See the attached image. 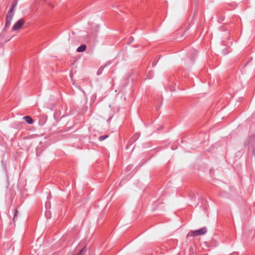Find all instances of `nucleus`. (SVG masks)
I'll use <instances>...</instances> for the list:
<instances>
[{"instance_id":"nucleus-1","label":"nucleus","mask_w":255,"mask_h":255,"mask_svg":"<svg viewBox=\"0 0 255 255\" xmlns=\"http://www.w3.org/2000/svg\"><path fill=\"white\" fill-rule=\"evenodd\" d=\"M207 232V229L203 227L197 230L191 231L187 235V237L197 236L204 235Z\"/></svg>"},{"instance_id":"nucleus-2","label":"nucleus","mask_w":255,"mask_h":255,"mask_svg":"<svg viewBox=\"0 0 255 255\" xmlns=\"http://www.w3.org/2000/svg\"><path fill=\"white\" fill-rule=\"evenodd\" d=\"M25 23V21L23 19H19L12 26V29L13 31H19Z\"/></svg>"},{"instance_id":"nucleus-3","label":"nucleus","mask_w":255,"mask_h":255,"mask_svg":"<svg viewBox=\"0 0 255 255\" xmlns=\"http://www.w3.org/2000/svg\"><path fill=\"white\" fill-rule=\"evenodd\" d=\"M16 4H13L12 8L8 11L7 16L5 22V25H9L12 19L13 13H12L13 8L15 6Z\"/></svg>"},{"instance_id":"nucleus-4","label":"nucleus","mask_w":255,"mask_h":255,"mask_svg":"<svg viewBox=\"0 0 255 255\" xmlns=\"http://www.w3.org/2000/svg\"><path fill=\"white\" fill-rule=\"evenodd\" d=\"M23 119L24 120L26 123L28 124L31 125L34 123V121L32 119V118L30 116H26L23 118Z\"/></svg>"},{"instance_id":"nucleus-5","label":"nucleus","mask_w":255,"mask_h":255,"mask_svg":"<svg viewBox=\"0 0 255 255\" xmlns=\"http://www.w3.org/2000/svg\"><path fill=\"white\" fill-rule=\"evenodd\" d=\"M86 45L85 44H83L77 48V51L78 52H84L86 50Z\"/></svg>"},{"instance_id":"nucleus-6","label":"nucleus","mask_w":255,"mask_h":255,"mask_svg":"<svg viewBox=\"0 0 255 255\" xmlns=\"http://www.w3.org/2000/svg\"><path fill=\"white\" fill-rule=\"evenodd\" d=\"M86 252V250L85 249V248H84L83 249H81L79 251L78 254L74 253V254L73 255H83L85 254Z\"/></svg>"},{"instance_id":"nucleus-7","label":"nucleus","mask_w":255,"mask_h":255,"mask_svg":"<svg viewBox=\"0 0 255 255\" xmlns=\"http://www.w3.org/2000/svg\"><path fill=\"white\" fill-rule=\"evenodd\" d=\"M139 134L137 133L136 134H135L134 135H133V136L131 137V140L133 142L134 141H135L139 137Z\"/></svg>"},{"instance_id":"nucleus-8","label":"nucleus","mask_w":255,"mask_h":255,"mask_svg":"<svg viewBox=\"0 0 255 255\" xmlns=\"http://www.w3.org/2000/svg\"><path fill=\"white\" fill-rule=\"evenodd\" d=\"M109 136L108 135H102L99 137V140L100 141H102L104 140L105 139L107 138Z\"/></svg>"},{"instance_id":"nucleus-9","label":"nucleus","mask_w":255,"mask_h":255,"mask_svg":"<svg viewBox=\"0 0 255 255\" xmlns=\"http://www.w3.org/2000/svg\"><path fill=\"white\" fill-rule=\"evenodd\" d=\"M14 211V218H13V220L14 221L15 220V216H16V214L17 213V211Z\"/></svg>"},{"instance_id":"nucleus-10","label":"nucleus","mask_w":255,"mask_h":255,"mask_svg":"<svg viewBox=\"0 0 255 255\" xmlns=\"http://www.w3.org/2000/svg\"><path fill=\"white\" fill-rule=\"evenodd\" d=\"M253 154L254 155H255V148H254V150H253Z\"/></svg>"}]
</instances>
